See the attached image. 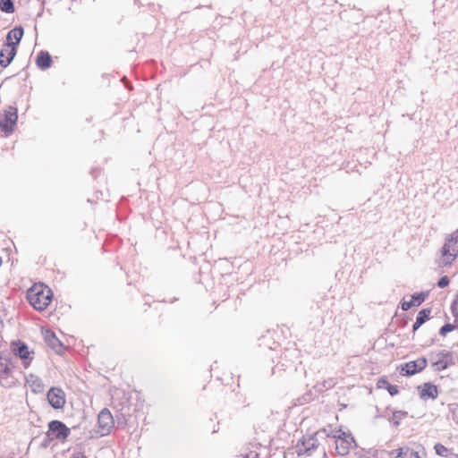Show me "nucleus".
Listing matches in <instances>:
<instances>
[{
    "mask_svg": "<svg viewBox=\"0 0 458 458\" xmlns=\"http://www.w3.org/2000/svg\"><path fill=\"white\" fill-rule=\"evenodd\" d=\"M53 297L51 289L43 284H35L27 292V299L37 310H44Z\"/></svg>",
    "mask_w": 458,
    "mask_h": 458,
    "instance_id": "f257e3e1",
    "label": "nucleus"
},
{
    "mask_svg": "<svg viewBox=\"0 0 458 458\" xmlns=\"http://www.w3.org/2000/svg\"><path fill=\"white\" fill-rule=\"evenodd\" d=\"M441 252L442 257L438 262L439 266L451 265L458 256V231L453 233L450 237L446 239Z\"/></svg>",
    "mask_w": 458,
    "mask_h": 458,
    "instance_id": "f03ea898",
    "label": "nucleus"
},
{
    "mask_svg": "<svg viewBox=\"0 0 458 458\" xmlns=\"http://www.w3.org/2000/svg\"><path fill=\"white\" fill-rule=\"evenodd\" d=\"M10 348L13 355L21 359L23 367L29 368L34 360V351L30 350L27 344L21 340L12 341Z\"/></svg>",
    "mask_w": 458,
    "mask_h": 458,
    "instance_id": "7ed1b4c3",
    "label": "nucleus"
},
{
    "mask_svg": "<svg viewBox=\"0 0 458 458\" xmlns=\"http://www.w3.org/2000/svg\"><path fill=\"white\" fill-rule=\"evenodd\" d=\"M335 444V451L339 455H345L350 449L356 448L357 444L351 433L339 430V435L334 437Z\"/></svg>",
    "mask_w": 458,
    "mask_h": 458,
    "instance_id": "20e7f679",
    "label": "nucleus"
},
{
    "mask_svg": "<svg viewBox=\"0 0 458 458\" xmlns=\"http://www.w3.org/2000/svg\"><path fill=\"white\" fill-rule=\"evenodd\" d=\"M458 357L455 352L445 350L439 351L432 362L435 370L441 371L455 364Z\"/></svg>",
    "mask_w": 458,
    "mask_h": 458,
    "instance_id": "39448f33",
    "label": "nucleus"
},
{
    "mask_svg": "<svg viewBox=\"0 0 458 458\" xmlns=\"http://www.w3.org/2000/svg\"><path fill=\"white\" fill-rule=\"evenodd\" d=\"M47 398L51 407L55 410L62 409L66 403L65 393L60 387H51L47 392Z\"/></svg>",
    "mask_w": 458,
    "mask_h": 458,
    "instance_id": "423d86ee",
    "label": "nucleus"
},
{
    "mask_svg": "<svg viewBox=\"0 0 458 458\" xmlns=\"http://www.w3.org/2000/svg\"><path fill=\"white\" fill-rule=\"evenodd\" d=\"M70 428L60 420H52L48 424V437H55L58 439H65L70 435Z\"/></svg>",
    "mask_w": 458,
    "mask_h": 458,
    "instance_id": "0eeeda50",
    "label": "nucleus"
},
{
    "mask_svg": "<svg viewBox=\"0 0 458 458\" xmlns=\"http://www.w3.org/2000/svg\"><path fill=\"white\" fill-rule=\"evenodd\" d=\"M427 359L420 358L401 365V374L403 376H412L423 370L427 366Z\"/></svg>",
    "mask_w": 458,
    "mask_h": 458,
    "instance_id": "6e6552de",
    "label": "nucleus"
},
{
    "mask_svg": "<svg viewBox=\"0 0 458 458\" xmlns=\"http://www.w3.org/2000/svg\"><path fill=\"white\" fill-rule=\"evenodd\" d=\"M13 372L12 363L9 358L0 354V384L4 386H9L13 381L9 378Z\"/></svg>",
    "mask_w": 458,
    "mask_h": 458,
    "instance_id": "1a4fd4ad",
    "label": "nucleus"
},
{
    "mask_svg": "<svg viewBox=\"0 0 458 458\" xmlns=\"http://www.w3.org/2000/svg\"><path fill=\"white\" fill-rule=\"evenodd\" d=\"M318 441L315 436L303 437L296 445L298 455L310 454L311 451L318 448Z\"/></svg>",
    "mask_w": 458,
    "mask_h": 458,
    "instance_id": "9d476101",
    "label": "nucleus"
},
{
    "mask_svg": "<svg viewBox=\"0 0 458 458\" xmlns=\"http://www.w3.org/2000/svg\"><path fill=\"white\" fill-rule=\"evenodd\" d=\"M17 119V109L15 107H10L4 114V121L0 120L1 130L6 134L12 133Z\"/></svg>",
    "mask_w": 458,
    "mask_h": 458,
    "instance_id": "9b49d317",
    "label": "nucleus"
},
{
    "mask_svg": "<svg viewBox=\"0 0 458 458\" xmlns=\"http://www.w3.org/2000/svg\"><path fill=\"white\" fill-rule=\"evenodd\" d=\"M98 422L101 435L104 436L110 432L114 427V419L108 409L105 408L99 412Z\"/></svg>",
    "mask_w": 458,
    "mask_h": 458,
    "instance_id": "f8f14e48",
    "label": "nucleus"
},
{
    "mask_svg": "<svg viewBox=\"0 0 458 458\" xmlns=\"http://www.w3.org/2000/svg\"><path fill=\"white\" fill-rule=\"evenodd\" d=\"M16 55V48L12 47L10 42L4 43L0 50V65L3 68L7 67Z\"/></svg>",
    "mask_w": 458,
    "mask_h": 458,
    "instance_id": "ddd939ff",
    "label": "nucleus"
},
{
    "mask_svg": "<svg viewBox=\"0 0 458 458\" xmlns=\"http://www.w3.org/2000/svg\"><path fill=\"white\" fill-rule=\"evenodd\" d=\"M45 340L47 345L52 348L56 353H60L64 348L62 342L56 337L55 333L51 330H47L45 333Z\"/></svg>",
    "mask_w": 458,
    "mask_h": 458,
    "instance_id": "4468645a",
    "label": "nucleus"
},
{
    "mask_svg": "<svg viewBox=\"0 0 458 458\" xmlns=\"http://www.w3.org/2000/svg\"><path fill=\"white\" fill-rule=\"evenodd\" d=\"M23 33L24 30L22 27H15L7 33L6 40L7 42H10L12 47H14L16 48V46L19 45L23 36Z\"/></svg>",
    "mask_w": 458,
    "mask_h": 458,
    "instance_id": "2eb2a0df",
    "label": "nucleus"
},
{
    "mask_svg": "<svg viewBox=\"0 0 458 458\" xmlns=\"http://www.w3.org/2000/svg\"><path fill=\"white\" fill-rule=\"evenodd\" d=\"M419 388L421 389L420 393L421 398H430L434 400L438 395L437 386L431 383H424L423 386Z\"/></svg>",
    "mask_w": 458,
    "mask_h": 458,
    "instance_id": "dca6fc26",
    "label": "nucleus"
},
{
    "mask_svg": "<svg viewBox=\"0 0 458 458\" xmlns=\"http://www.w3.org/2000/svg\"><path fill=\"white\" fill-rule=\"evenodd\" d=\"M36 64L42 70L48 69L52 65V57L47 51H40L36 58Z\"/></svg>",
    "mask_w": 458,
    "mask_h": 458,
    "instance_id": "f3484780",
    "label": "nucleus"
},
{
    "mask_svg": "<svg viewBox=\"0 0 458 458\" xmlns=\"http://www.w3.org/2000/svg\"><path fill=\"white\" fill-rule=\"evenodd\" d=\"M335 385V380L334 378H328L322 382H318L315 385L314 388L317 392L322 393L326 390L332 388Z\"/></svg>",
    "mask_w": 458,
    "mask_h": 458,
    "instance_id": "a211bd4d",
    "label": "nucleus"
},
{
    "mask_svg": "<svg viewBox=\"0 0 458 458\" xmlns=\"http://www.w3.org/2000/svg\"><path fill=\"white\" fill-rule=\"evenodd\" d=\"M0 10L6 13L14 12L13 0H0Z\"/></svg>",
    "mask_w": 458,
    "mask_h": 458,
    "instance_id": "6ab92c4d",
    "label": "nucleus"
},
{
    "mask_svg": "<svg viewBox=\"0 0 458 458\" xmlns=\"http://www.w3.org/2000/svg\"><path fill=\"white\" fill-rule=\"evenodd\" d=\"M407 415L406 411H395L393 412L392 418L390 419V421L393 422V424L397 427L400 425L401 420Z\"/></svg>",
    "mask_w": 458,
    "mask_h": 458,
    "instance_id": "aec40b11",
    "label": "nucleus"
},
{
    "mask_svg": "<svg viewBox=\"0 0 458 458\" xmlns=\"http://www.w3.org/2000/svg\"><path fill=\"white\" fill-rule=\"evenodd\" d=\"M409 449L410 447L408 446L400 447L398 449L392 450L389 454L391 457L394 458L406 457L408 455Z\"/></svg>",
    "mask_w": 458,
    "mask_h": 458,
    "instance_id": "412c9836",
    "label": "nucleus"
},
{
    "mask_svg": "<svg viewBox=\"0 0 458 458\" xmlns=\"http://www.w3.org/2000/svg\"><path fill=\"white\" fill-rule=\"evenodd\" d=\"M431 313L430 309H422L419 311L416 320L420 322L421 325H423L428 318Z\"/></svg>",
    "mask_w": 458,
    "mask_h": 458,
    "instance_id": "4be33fe9",
    "label": "nucleus"
},
{
    "mask_svg": "<svg viewBox=\"0 0 458 458\" xmlns=\"http://www.w3.org/2000/svg\"><path fill=\"white\" fill-rule=\"evenodd\" d=\"M427 294L424 293H418L411 295V301L413 306H420L426 299Z\"/></svg>",
    "mask_w": 458,
    "mask_h": 458,
    "instance_id": "5701e85b",
    "label": "nucleus"
},
{
    "mask_svg": "<svg viewBox=\"0 0 458 458\" xmlns=\"http://www.w3.org/2000/svg\"><path fill=\"white\" fill-rule=\"evenodd\" d=\"M426 453L424 451V448L421 447L420 451H414L412 449H409L408 455L406 458H425Z\"/></svg>",
    "mask_w": 458,
    "mask_h": 458,
    "instance_id": "b1692460",
    "label": "nucleus"
},
{
    "mask_svg": "<svg viewBox=\"0 0 458 458\" xmlns=\"http://www.w3.org/2000/svg\"><path fill=\"white\" fill-rule=\"evenodd\" d=\"M30 387L35 394L41 393L44 390V385L40 378L35 379V382L31 383Z\"/></svg>",
    "mask_w": 458,
    "mask_h": 458,
    "instance_id": "393cba45",
    "label": "nucleus"
},
{
    "mask_svg": "<svg viewBox=\"0 0 458 458\" xmlns=\"http://www.w3.org/2000/svg\"><path fill=\"white\" fill-rule=\"evenodd\" d=\"M455 326L454 324H445L441 328L439 329V335L445 336L447 333H450L455 329Z\"/></svg>",
    "mask_w": 458,
    "mask_h": 458,
    "instance_id": "a878e982",
    "label": "nucleus"
},
{
    "mask_svg": "<svg viewBox=\"0 0 458 458\" xmlns=\"http://www.w3.org/2000/svg\"><path fill=\"white\" fill-rule=\"evenodd\" d=\"M434 449H435L437 454H438L439 456H446L447 455V452H448L447 448L440 443L436 444L434 446Z\"/></svg>",
    "mask_w": 458,
    "mask_h": 458,
    "instance_id": "bb28decb",
    "label": "nucleus"
},
{
    "mask_svg": "<svg viewBox=\"0 0 458 458\" xmlns=\"http://www.w3.org/2000/svg\"><path fill=\"white\" fill-rule=\"evenodd\" d=\"M451 310L453 313V316L454 317V326L456 329H458V304H452L451 305Z\"/></svg>",
    "mask_w": 458,
    "mask_h": 458,
    "instance_id": "cd10ccee",
    "label": "nucleus"
},
{
    "mask_svg": "<svg viewBox=\"0 0 458 458\" xmlns=\"http://www.w3.org/2000/svg\"><path fill=\"white\" fill-rule=\"evenodd\" d=\"M449 283H450V280H449L448 276H442V277L438 280V282H437V286H438L439 288H445V287H446V286L449 284Z\"/></svg>",
    "mask_w": 458,
    "mask_h": 458,
    "instance_id": "c85d7f7f",
    "label": "nucleus"
},
{
    "mask_svg": "<svg viewBox=\"0 0 458 458\" xmlns=\"http://www.w3.org/2000/svg\"><path fill=\"white\" fill-rule=\"evenodd\" d=\"M386 390L388 391V393L391 396L396 395L399 393L397 386L391 385V384H389L386 386Z\"/></svg>",
    "mask_w": 458,
    "mask_h": 458,
    "instance_id": "c756f323",
    "label": "nucleus"
},
{
    "mask_svg": "<svg viewBox=\"0 0 458 458\" xmlns=\"http://www.w3.org/2000/svg\"><path fill=\"white\" fill-rule=\"evenodd\" d=\"M389 385L388 381L386 378H380L377 381V387L378 388H386Z\"/></svg>",
    "mask_w": 458,
    "mask_h": 458,
    "instance_id": "7c9ffc66",
    "label": "nucleus"
},
{
    "mask_svg": "<svg viewBox=\"0 0 458 458\" xmlns=\"http://www.w3.org/2000/svg\"><path fill=\"white\" fill-rule=\"evenodd\" d=\"M411 307H413V305H412L411 301H403L402 302V310H404V311L408 310Z\"/></svg>",
    "mask_w": 458,
    "mask_h": 458,
    "instance_id": "2f4dec72",
    "label": "nucleus"
},
{
    "mask_svg": "<svg viewBox=\"0 0 458 458\" xmlns=\"http://www.w3.org/2000/svg\"><path fill=\"white\" fill-rule=\"evenodd\" d=\"M39 377L33 375V374H30L29 376V377L27 378V382L31 386V383H34L35 382V379H38Z\"/></svg>",
    "mask_w": 458,
    "mask_h": 458,
    "instance_id": "473e14b6",
    "label": "nucleus"
},
{
    "mask_svg": "<svg viewBox=\"0 0 458 458\" xmlns=\"http://www.w3.org/2000/svg\"><path fill=\"white\" fill-rule=\"evenodd\" d=\"M72 458H87V456L84 454V453L78 452V453H74L72 454Z\"/></svg>",
    "mask_w": 458,
    "mask_h": 458,
    "instance_id": "72a5a7b5",
    "label": "nucleus"
},
{
    "mask_svg": "<svg viewBox=\"0 0 458 458\" xmlns=\"http://www.w3.org/2000/svg\"><path fill=\"white\" fill-rule=\"evenodd\" d=\"M354 456H356L357 458H367L364 454V451L363 450H360V451H358V452H355L354 453Z\"/></svg>",
    "mask_w": 458,
    "mask_h": 458,
    "instance_id": "f704fd0d",
    "label": "nucleus"
},
{
    "mask_svg": "<svg viewBox=\"0 0 458 458\" xmlns=\"http://www.w3.org/2000/svg\"><path fill=\"white\" fill-rule=\"evenodd\" d=\"M421 326L422 325L420 324V322L416 320L415 323L412 326V331L413 332L417 331Z\"/></svg>",
    "mask_w": 458,
    "mask_h": 458,
    "instance_id": "c9c22d12",
    "label": "nucleus"
},
{
    "mask_svg": "<svg viewBox=\"0 0 458 458\" xmlns=\"http://www.w3.org/2000/svg\"><path fill=\"white\" fill-rule=\"evenodd\" d=\"M244 458H259V454L257 453H250L249 455H247Z\"/></svg>",
    "mask_w": 458,
    "mask_h": 458,
    "instance_id": "e433bc0d",
    "label": "nucleus"
},
{
    "mask_svg": "<svg viewBox=\"0 0 458 458\" xmlns=\"http://www.w3.org/2000/svg\"><path fill=\"white\" fill-rule=\"evenodd\" d=\"M2 265V259L0 258V266Z\"/></svg>",
    "mask_w": 458,
    "mask_h": 458,
    "instance_id": "4c0bfd02",
    "label": "nucleus"
}]
</instances>
